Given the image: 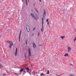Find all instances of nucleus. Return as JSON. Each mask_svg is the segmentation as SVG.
Here are the masks:
<instances>
[{
	"instance_id": "obj_23",
	"label": "nucleus",
	"mask_w": 76,
	"mask_h": 76,
	"mask_svg": "<svg viewBox=\"0 0 76 76\" xmlns=\"http://www.w3.org/2000/svg\"><path fill=\"white\" fill-rule=\"evenodd\" d=\"M48 20H49V19H47V20H46V21H47V22H49V21H48Z\"/></svg>"
},
{
	"instance_id": "obj_19",
	"label": "nucleus",
	"mask_w": 76,
	"mask_h": 76,
	"mask_svg": "<svg viewBox=\"0 0 76 76\" xmlns=\"http://www.w3.org/2000/svg\"><path fill=\"white\" fill-rule=\"evenodd\" d=\"M69 76H75L74 74H70Z\"/></svg>"
},
{
	"instance_id": "obj_15",
	"label": "nucleus",
	"mask_w": 76,
	"mask_h": 76,
	"mask_svg": "<svg viewBox=\"0 0 76 76\" xmlns=\"http://www.w3.org/2000/svg\"><path fill=\"white\" fill-rule=\"evenodd\" d=\"M24 57L25 58H26V53H24Z\"/></svg>"
},
{
	"instance_id": "obj_38",
	"label": "nucleus",
	"mask_w": 76,
	"mask_h": 76,
	"mask_svg": "<svg viewBox=\"0 0 76 76\" xmlns=\"http://www.w3.org/2000/svg\"><path fill=\"white\" fill-rule=\"evenodd\" d=\"M58 76H60V75H58Z\"/></svg>"
},
{
	"instance_id": "obj_16",
	"label": "nucleus",
	"mask_w": 76,
	"mask_h": 76,
	"mask_svg": "<svg viewBox=\"0 0 76 76\" xmlns=\"http://www.w3.org/2000/svg\"><path fill=\"white\" fill-rule=\"evenodd\" d=\"M35 10L36 11V12H37V13H38V10H37V8H34Z\"/></svg>"
},
{
	"instance_id": "obj_18",
	"label": "nucleus",
	"mask_w": 76,
	"mask_h": 76,
	"mask_svg": "<svg viewBox=\"0 0 76 76\" xmlns=\"http://www.w3.org/2000/svg\"><path fill=\"white\" fill-rule=\"evenodd\" d=\"M2 67H3V65L0 64V68H1Z\"/></svg>"
},
{
	"instance_id": "obj_4",
	"label": "nucleus",
	"mask_w": 76,
	"mask_h": 76,
	"mask_svg": "<svg viewBox=\"0 0 76 76\" xmlns=\"http://www.w3.org/2000/svg\"><path fill=\"white\" fill-rule=\"evenodd\" d=\"M28 55L29 57H31V49H30V48H28Z\"/></svg>"
},
{
	"instance_id": "obj_33",
	"label": "nucleus",
	"mask_w": 76,
	"mask_h": 76,
	"mask_svg": "<svg viewBox=\"0 0 76 76\" xmlns=\"http://www.w3.org/2000/svg\"><path fill=\"white\" fill-rule=\"evenodd\" d=\"M26 44L27 45V43H26Z\"/></svg>"
},
{
	"instance_id": "obj_24",
	"label": "nucleus",
	"mask_w": 76,
	"mask_h": 76,
	"mask_svg": "<svg viewBox=\"0 0 76 76\" xmlns=\"http://www.w3.org/2000/svg\"><path fill=\"white\" fill-rule=\"evenodd\" d=\"M23 72L25 73H26V72H25V71L24 70L23 71Z\"/></svg>"
},
{
	"instance_id": "obj_7",
	"label": "nucleus",
	"mask_w": 76,
	"mask_h": 76,
	"mask_svg": "<svg viewBox=\"0 0 76 76\" xmlns=\"http://www.w3.org/2000/svg\"><path fill=\"white\" fill-rule=\"evenodd\" d=\"M22 31L21 30L20 31V35L19 36V41H20V36L21 35V33Z\"/></svg>"
},
{
	"instance_id": "obj_39",
	"label": "nucleus",
	"mask_w": 76,
	"mask_h": 76,
	"mask_svg": "<svg viewBox=\"0 0 76 76\" xmlns=\"http://www.w3.org/2000/svg\"><path fill=\"white\" fill-rule=\"evenodd\" d=\"M34 0V1H35V0Z\"/></svg>"
},
{
	"instance_id": "obj_25",
	"label": "nucleus",
	"mask_w": 76,
	"mask_h": 76,
	"mask_svg": "<svg viewBox=\"0 0 76 76\" xmlns=\"http://www.w3.org/2000/svg\"><path fill=\"white\" fill-rule=\"evenodd\" d=\"M76 37H75V39L74 40V42L75 41H76Z\"/></svg>"
},
{
	"instance_id": "obj_5",
	"label": "nucleus",
	"mask_w": 76,
	"mask_h": 76,
	"mask_svg": "<svg viewBox=\"0 0 76 76\" xmlns=\"http://www.w3.org/2000/svg\"><path fill=\"white\" fill-rule=\"evenodd\" d=\"M44 13L43 15V18L45 19V16H46V12L45 10H44Z\"/></svg>"
},
{
	"instance_id": "obj_11",
	"label": "nucleus",
	"mask_w": 76,
	"mask_h": 76,
	"mask_svg": "<svg viewBox=\"0 0 76 76\" xmlns=\"http://www.w3.org/2000/svg\"><path fill=\"white\" fill-rule=\"evenodd\" d=\"M23 69H21L20 70V73H22V72H23Z\"/></svg>"
},
{
	"instance_id": "obj_31",
	"label": "nucleus",
	"mask_w": 76,
	"mask_h": 76,
	"mask_svg": "<svg viewBox=\"0 0 76 76\" xmlns=\"http://www.w3.org/2000/svg\"><path fill=\"white\" fill-rule=\"evenodd\" d=\"M35 28H34V30H35Z\"/></svg>"
},
{
	"instance_id": "obj_29",
	"label": "nucleus",
	"mask_w": 76,
	"mask_h": 76,
	"mask_svg": "<svg viewBox=\"0 0 76 76\" xmlns=\"http://www.w3.org/2000/svg\"><path fill=\"white\" fill-rule=\"evenodd\" d=\"M25 74V73L24 74H23V75H24Z\"/></svg>"
},
{
	"instance_id": "obj_26",
	"label": "nucleus",
	"mask_w": 76,
	"mask_h": 76,
	"mask_svg": "<svg viewBox=\"0 0 76 76\" xmlns=\"http://www.w3.org/2000/svg\"><path fill=\"white\" fill-rule=\"evenodd\" d=\"M34 74H37V72H34Z\"/></svg>"
},
{
	"instance_id": "obj_12",
	"label": "nucleus",
	"mask_w": 76,
	"mask_h": 76,
	"mask_svg": "<svg viewBox=\"0 0 76 76\" xmlns=\"http://www.w3.org/2000/svg\"><path fill=\"white\" fill-rule=\"evenodd\" d=\"M60 38H62L63 39H64V38H65V36H61L60 37Z\"/></svg>"
},
{
	"instance_id": "obj_28",
	"label": "nucleus",
	"mask_w": 76,
	"mask_h": 76,
	"mask_svg": "<svg viewBox=\"0 0 76 76\" xmlns=\"http://www.w3.org/2000/svg\"><path fill=\"white\" fill-rule=\"evenodd\" d=\"M34 34H32V35L31 37H32L33 36H34Z\"/></svg>"
},
{
	"instance_id": "obj_6",
	"label": "nucleus",
	"mask_w": 76,
	"mask_h": 76,
	"mask_svg": "<svg viewBox=\"0 0 76 76\" xmlns=\"http://www.w3.org/2000/svg\"><path fill=\"white\" fill-rule=\"evenodd\" d=\"M17 53H18V48H16L15 50V56H17Z\"/></svg>"
},
{
	"instance_id": "obj_27",
	"label": "nucleus",
	"mask_w": 76,
	"mask_h": 76,
	"mask_svg": "<svg viewBox=\"0 0 76 76\" xmlns=\"http://www.w3.org/2000/svg\"><path fill=\"white\" fill-rule=\"evenodd\" d=\"M27 42H28V41H27V40H26V43H27Z\"/></svg>"
},
{
	"instance_id": "obj_34",
	"label": "nucleus",
	"mask_w": 76,
	"mask_h": 76,
	"mask_svg": "<svg viewBox=\"0 0 76 76\" xmlns=\"http://www.w3.org/2000/svg\"><path fill=\"white\" fill-rule=\"evenodd\" d=\"M70 66H72V64L70 65Z\"/></svg>"
},
{
	"instance_id": "obj_8",
	"label": "nucleus",
	"mask_w": 76,
	"mask_h": 76,
	"mask_svg": "<svg viewBox=\"0 0 76 76\" xmlns=\"http://www.w3.org/2000/svg\"><path fill=\"white\" fill-rule=\"evenodd\" d=\"M71 50V48L69 46L68 47V52H70Z\"/></svg>"
},
{
	"instance_id": "obj_3",
	"label": "nucleus",
	"mask_w": 76,
	"mask_h": 76,
	"mask_svg": "<svg viewBox=\"0 0 76 76\" xmlns=\"http://www.w3.org/2000/svg\"><path fill=\"white\" fill-rule=\"evenodd\" d=\"M7 42L9 43V44H10V48H11V47H12V46L13 45V43H12L11 41H9L8 42Z\"/></svg>"
},
{
	"instance_id": "obj_10",
	"label": "nucleus",
	"mask_w": 76,
	"mask_h": 76,
	"mask_svg": "<svg viewBox=\"0 0 76 76\" xmlns=\"http://www.w3.org/2000/svg\"><path fill=\"white\" fill-rule=\"evenodd\" d=\"M26 69L27 70V72H29L31 70L30 69H29V68L28 67L26 68Z\"/></svg>"
},
{
	"instance_id": "obj_14",
	"label": "nucleus",
	"mask_w": 76,
	"mask_h": 76,
	"mask_svg": "<svg viewBox=\"0 0 76 76\" xmlns=\"http://www.w3.org/2000/svg\"><path fill=\"white\" fill-rule=\"evenodd\" d=\"M26 29H27V32H29V31L30 30L29 29V28H27Z\"/></svg>"
},
{
	"instance_id": "obj_17",
	"label": "nucleus",
	"mask_w": 76,
	"mask_h": 76,
	"mask_svg": "<svg viewBox=\"0 0 76 76\" xmlns=\"http://www.w3.org/2000/svg\"><path fill=\"white\" fill-rule=\"evenodd\" d=\"M49 72L50 71L49 70H48V72L46 74V75H50V74L49 73Z\"/></svg>"
},
{
	"instance_id": "obj_35",
	"label": "nucleus",
	"mask_w": 76,
	"mask_h": 76,
	"mask_svg": "<svg viewBox=\"0 0 76 76\" xmlns=\"http://www.w3.org/2000/svg\"><path fill=\"white\" fill-rule=\"evenodd\" d=\"M26 1H27V0H26Z\"/></svg>"
},
{
	"instance_id": "obj_1",
	"label": "nucleus",
	"mask_w": 76,
	"mask_h": 76,
	"mask_svg": "<svg viewBox=\"0 0 76 76\" xmlns=\"http://www.w3.org/2000/svg\"><path fill=\"white\" fill-rule=\"evenodd\" d=\"M31 16H32V17L34 18V19H35L36 20H38V19H39V17H38V15H36V16L37 18L34 15V14L31 13Z\"/></svg>"
},
{
	"instance_id": "obj_22",
	"label": "nucleus",
	"mask_w": 76,
	"mask_h": 76,
	"mask_svg": "<svg viewBox=\"0 0 76 76\" xmlns=\"http://www.w3.org/2000/svg\"><path fill=\"white\" fill-rule=\"evenodd\" d=\"M47 24H48V25H50V24L49 23V22H48Z\"/></svg>"
},
{
	"instance_id": "obj_30",
	"label": "nucleus",
	"mask_w": 76,
	"mask_h": 76,
	"mask_svg": "<svg viewBox=\"0 0 76 76\" xmlns=\"http://www.w3.org/2000/svg\"><path fill=\"white\" fill-rule=\"evenodd\" d=\"M39 1L40 2H41V0H39Z\"/></svg>"
},
{
	"instance_id": "obj_20",
	"label": "nucleus",
	"mask_w": 76,
	"mask_h": 76,
	"mask_svg": "<svg viewBox=\"0 0 76 76\" xmlns=\"http://www.w3.org/2000/svg\"><path fill=\"white\" fill-rule=\"evenodd\" d=\"M43 72L42 74H41L40 75L41 76H42L43 75H44V74H43Z\"/></svg>"
},
{
	"instance_id": "obj_9",
	"label": "nucleus",
	"mask_w": 76,
	"mask_h": 76,
	"mask_svg": "<svg viewBox=\"0 0 76 76\" xmlns=\"http://www.w3.org/2000/svg\"><path fill=\"white\" fill-rule=\"evenodd\" d=\"M33 47L34 48H37V46H36V45L35 44V43H33Z\"/></svg>"
},
{
	"instance_id": "obj_13",
	"label": "nucleus",
	"mask_w": 76,
	"mask_h": 76,
	"mask_svg": "<svg viewBox=\"0 0 76 76\" xmlns=\"http://www.w3.org/2000/svg\"><path fill=\"white\" fill-rule=\"evenodd\" d=\"M64 56L65 57H67V56H69V54L66 53L64 55Z\"/></svg>"
},
{
	"instance_id": "obj_21",
	"label": "nucleus",
	"mask_w": 76,
	"mask_h": 76,
	"mask_svg": "<svg viewBox=\"0 0 76 76\" xmlns=\"http://www.w3.org/2000/svg\"><path fill=\"white\" fill-rule=\"evenodd\" d=\"M26 6H28V1H26Z\"/></svg>"
},
{
	"instance_id": "obj_37",
	"label": "nucleus",
	"mask_w": 76,
	"mask_h": 76,
	"mask_svg": "<svg viewBox=\"0 0 76 76\" xmlns=\"http://www.w3.org/2000/svg\"><path fill=\"white\" fill-rule=\"evenodd\" d=\"M31 11H32V10H31Z\"/></svg>"
},
{
	"instance_id": "obj_32",
	"label": "nucleus",
	"mask_w": 76,
	"mask_h": 76,
	"mask_svg": "<svg viewBox=\"0 0 76 76\" xmlns=\"http://www.w3.org/2000/svg\"><path fill=\"white\" fill-rule=\"evenodd\" d=\"M56 76H58V74H56Z\"/></svg>"
},
{
	"instance_id": "obj_2",
	"label": "nucleus",
	"mask_w": 76,
	"mask_h": 76,
	"mask_svg": "<svg viewBox=\"0 0 76 76\" xmlns=\"http://www.w3.org/2000/svg\"><path fill=\"white\" fill-rule=\"evenodd\" d=\"M42 28L41 29V31L42 32L44 30V19H43V18H42Z\"/></svg>"
},
{
	"instance_id": "obj_36",
	"label": "nucleus",
	"mask_w": 76,
	"mask_h": 76,
	"mask_svg": "<svg viewBox=\"0 0 76 76\" xmlns=\"http://www.w3.org/2000/svg\"><path fill=\"white\" fill-rule=\"evenodd\" d=\"M28 0V2H29V0Z\"/></svg>"
}]
</instances>
